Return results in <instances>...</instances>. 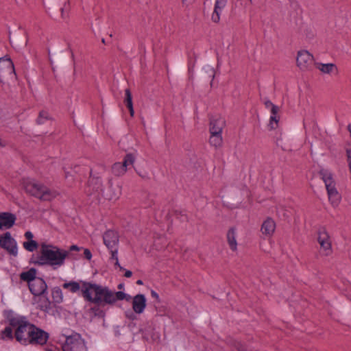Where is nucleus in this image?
<instances>
[{
  "instance_id": "f257e3e1",
  "label": "nucleus",
  "mask_w": 351,
  "mask_h": 351,
  "mask_svg": "<svg viewBox=\"0 0 351 351\" xmlns=\"http://www.w3.org/2000/svg\"><path fill=\"white\" fill-rule=\"evenodd\" d=\"M10 325L15 328L14 337L16 341L23 345H43L47 341L48 334L29 323L23 317L11 318Z\"/></svg>"
},
{
  "instance_id": "f03ea898",
  "label": "nucleus",
  "mask_w": 351,
  "mask_h": 351,
  "mask_svg": "<svg viewBox=\"0 0 351 351\" xmlns=\"http://www.w3.org/2000/svg\"><path fill=\"white\" fill-rule=\"evenodd\" d=\"M83 297L88 302L101 304H114L117 300H129L130 296L123 291L113 292L107 287L97 284H84Z\"/></svg>"
},
{
  "instance_id": "7ed1b4c3",
  "label": "nucleus",
  "mask_w": 351,
  "mask_h": 351,
  "mask_svg": "<svg viewBox=\"0 0 351 351\" xmlns=\"http://www.w3.org/2000/svg\"><path fill=\"white\" fill-rule=\"evenodd\" d=\"M69 255V251L55 245L43 243L40 246V255L35 258L34 263L40 266L48 265L52 267H60L64 263Z\"/></svg>"
},
{
  "instance_id": "20e7f679",
  "label": "nucleus",
  "mask_w": 351,
  "mask_h": 351,
  "mask_svg": "<svg viewBox=\"0 0 351 351\" xmlns=\"http://www.w3.org/2000/svg\"><path fill=\"white\" fill-rule=\"evenodd\" d=\"M24 189L27 193L41 201H51L59 195L58 191L35 181L26 182Z\"/></svg>"
},
{
  "instance_id": "39448f33",
  "label": "nucleus",
  "mask_w": 351,
  "mask_h": 351,
  "mask_svg": "<svg viewBox=\"0 0 351 351\" xmlns=\"http://www.w3.org/2000/svg\"><path fill=\"white\" fill-rule=\"evenodd\" d=\"M319 174L325 183L329 202L332 207H337L340 204L341 197L336 189L332 173L327 169H322L319 171Z\"/></svg>"
},
{
  "instance_id": "423d86ee",
  "label": "nucleus",
  "mask_w": 351,
  "mask_h": 351,
  "mask_svg": "<svg viewBox=\"0 0 351 351\" xmlns=\"http://www.w3.org/2000/svg\"><path fill=\"white\" fill-rule=\"evenodd\" d=\"M16 75L12 61L8 58H0V82L10 86L16 80Z\"/></svg>"
},
{
  "instance_id": "0eeeda50",
  "label": "nucleus",
  "mask_w": 351,
  "mask_h": 351,
  "mask_svg": "<svg viewBox=\"0 0 351 351\" xmlns=\"http://www.w3.org/2000/svg\"><path fill=\"white\" fill-rule=\"evenodd\" d=\"M317 243L319 245V253L322 256H329L332 254V239L325 228H321L317 232Z\"/></svg>"
},
{
  "instance_id": "6e6552de",
  "label": "nucleus",
  "mask_w": 351,
  "mask_h": 351,
  "mask_svg": "<svg viewBox=\"0 0 351 351\" xmlns=\"http://www.w3.org/2000/svg\"><path fill=\"white\" fill-rule=\"evenodd\" d=\"M62 350L63 351H87V348L81 335L75 333L66 337Z\"/></svg>"
},
{
  "instance_id": "1a4fd4ad",
  "label": "nucleus",
  "mask_w": 351,
  "mask_h": 351,
  "mask_svg": "<svg viewBox=\"0 0 351 351\" xmlns=\"http://www.w3.org/2000/svg\"><path fill=\"white\" fill-rule=\"evenodd\" d=\"M313 56L306 50L298 51L296 56V64L302 71H309L313 64Z\"/></svg>"
},
{
  "instance_id": "9d476101",
  "label": "nucleus",
  "mask_w": 351,
  "mask_h": 351,
  "mask_svg": "<svg viewBox=\"0 0 351 351\" xmlns=\"http://www.w3.org/2000/svg\"><path fill=\"white\" fill-rule=\"evenodd\" d=\"M121 193L122 186L119 182L110 180L103 191V195L108 200L115 201L120 197Z\"/></svg>"
},
{
  "instance_id": "9b49d317",
  "label": "nucleus",
  "mask_w": 351,
  "mask_h": 351,
  "mask_svg": "<svg viewBox=\"0 0 351 351\" xmlns=\"http://www.w3.org/2000/svg\"><path fill=\"white\" fill-rule=\"evenodd\" d=\"M276 229V223L271 217H267L261 223L260 232L264 239L271 238Z\"/></svg>"
},
{
  "instance_id": "f8f14e48",
  "label": "nucleus",
  "mask_w": 351,
  "mask_h": 351,
  "mask_svg": "<svg viewBox=\"0 0 351 351\" xmlns=\"http://www.w3.org/2000/svg\"><path fill=\"white\" fill-rule=\"evenodd\" d=\"M0 245L5 249L10 254L16 256L17 254L16 243L12 238L10 232H6L0 237Z\"/></svg>"
},
{
  "instance_id": "ddd939ff",
  "label": "nucleus",
  "mask_w": 351,
  "mask_h": 351,
  "mask_svg": "<svg viewBox=\"0 0 351 351\" xmlns=\"http://www.w3.org/2000/svg\"><path fill=\"white\" fill-rule=\"evenodd\" d=\"M29 289L34 296H40L47 291V285L40 278L33 280L29 285Z\"/></svg>"
},
{
  "instance_id": "4468645a",
  "label": "nucleus",
  "mask_w": 351,
  "mask_h": 351,
  "mask_svg": "<svg viewBox=\"0 0 351 351\" xmlns=\"http://www.w3.org/2000/svg\"><path fill=\"white\" fill-rule=\"evenodd\" d=\"M10 42L15 49H20L27 43L26 34L21 32H14L10 34Z\"/></svg>"
},
{
  "instance_id": "2eb2a0df",
  "label": "nucleus",
  "mask_w": 351,
  "mask_h": 351,
  "mask_svg": "<svg viewBox=\"0 0 351 351\" xmlns=\"http://www.w3.org/2000/svg\"><path fill=\"white\" fill-rule=\"evenodd\" d=\"M147 306V300L143 294H137L132 298V307L136 314H142Z\"/></svg>"
},
{
  "instance_id": "dca6fc26",
  "label": "nucleus",
  "mask_w": 351,
  "mask_h": 351,
  "mask_svg": "<svg viewBox=\"0 0 351 351\" xmlns=\"http://www.w3.org/2000/svg\"><path fill=\"white\" fill-rule=\"evenodd\" d=\"M225 126V120L220 115L213 116L210 120V133H222Z\"/></svg>"
},
{
  "instance_id": "f3484780",
  "label": "nucleus",
  "mask_w": 351,
  "mask_h": 351,
  "mask_svg": "<svg viewBox=\"0 0 351 351\" xmlns=\"http://www.w3.org/2000/svg\"><path fill=\"white\" fill-rule=\"evenodd\" d=\"M103 239L106 246L112 250L116 248L119 242V236L117 232L108 230L104 233Z\"/></svg>"
},
{
  "instance_id": "a211bd4d",
  "label": "nucleus",
  "mask_w": 351,
  "mask_h": 351,
  "mask_svg": "<svg viewBox=\"0 0 351 351\" xmlns=\"http://www.w3.org/2000/svg\"><path fill=\"white\" fill-rule=\"evenodd\" d=\"M16 216L10 213H0V229H9L12 228L16 221Z\"/></svg>"
},
{
  "instance_id": "6ab92c4d",
  "label": "nucleus",
  "mask_w": 351,
  "mask_h": 351,
  "mask_svg": "<svg viewBox=\"0 0 351 351\" xmlns=\"http://www.w3.org/2000/svg\"><path fill=\"white\" fill-rule=\"evenodd\" d=\"M227 0H216L213 12L211 14V20L217 23L220 21L221 14L226 8Z\"/></svg>"
},
{
  "instance_id": "aec40b11",
  "label": "nucleus",
  "mask_w": 351,
  "mask_h": 351,
  "mask_svg": "<svg viewBox=\"0 0 351 351\" xmlns=\"http://www.w3.org/2000/svg\"><path fill=\"white\" fill-rule=\"evenodd\" d=\"M316 68L321 71L324 74H332V73H337L338 68L337 65L334 63H321L318 62L315 64Z\"/></svg>"
},
{
  "instance_id": "412c9836",
  "label": "nucleus",
  "mask_w": 351,
  "mask_h": 351,
  "mask_svg": "<svg viewBox=\"0 0 351 351\" xmlns=\"http://www.w3.org/2000/svg\"><path fill=\"white\" fill-rule=\"evenodd\" d=\"M237 237V235L235 228H230L227 233V241L230 247V249L232 252H236L237 250L238 243Z\"/></svg>"
},
{
  "instance_id": "4be33fe9",
  "label": "nucleus",
  "mask_w": 351,
  "mask_h": 351,
  "mask_svg": "<svg viewBox=\"0 0 351 351\" xmlns=\"http://www.w3.org/2000/svg\"><path fill=\"white\" fill-rule=\"evenodd\" d=\"M84 284H91L90 282L80 281V282L71 281L69 282L64 283L62 287L64 289H69L72 293H75L80 290L82 291L83 295V286Z\"/></svg>"
},
{
  "instance_id": "5701e85b",
  "label": "nucleus",
  "mask_w": 351,
  "mask_h": 351,
  "mask_svg": "<svg viewBox=\"0 0 351 351\" xmlns=\"http://www.w3.org/2000/svg\"><path fill=\"white\" fill-rule=\"evenodd\" d=\"M34 301L38 304V308L43 311H48L51 308V302L44 295L36 296Z\"/></svg>"
},
{
  "instance_id": "b1692460",
  "label": "nucleus",
  "mask_w": 351,
  "mask_h": 351,
  "mask_svg": "<svg viewBox=\"0 0 351 351\" xmlns=\"http://www.w3.org/2000/svg\"><path fill=\"white\" fill-rule=\"evenodd\" d=\"M210 136L209 139V143L211 146L215 147V148L220 147L223 143V138L221 136V133H210Z\"/></svg>"
},
{
  "instance_id": "393cba45",
  "label": "nucleus",
  "mask_w": 351,
  "mask_h": 351,
  "mask_svg": "<svg viewBox=\"0 0 351 351\" xmlns=\"http://www.w3.org/2000/svg\"><path fill=\"white\" fill-rule=\"evenodd\" d=\"M265 106L267 109L270 110V117H276L279 114L280 107L273 104L270 100L267 99L264 101Z\"/></svg>"
},
{
  "instance_id": "a878e982",
  "label": "nucleus",
  "mask_w": 351,
  "mask_h": 351,
  "mask_svg": "<svg viewBox=\"0 0 351 351\" xmlns=\"http://www.w3.org/2000/svg\"><path fill=\"white\" fill-rule=\"evenodd\" d=\"M36 269H31L26 272H23L21 274L20 277L21 279L28 282V285L29 282H31L33 280L36 279Z\"/></svg>"
},
{
  "instance_id": "bb28decb",
  "label": "nucleus",
  "mask_w": 351,
  "mask_h": 351,
  "mask_svg": "<svg viewBox=\"0 0 351 351\" xmlns=\"http://www.w3.org/2000/svg\"><path fill=\"white\" fill-rule=\"evenodd\" d=\"M125 102L126 103V106L129 109L130 116L134 117V110L133 108L132 97L131 92L129 89H126L125 90Z\"/></svg>"
},
{
  "instance_id": "cd10ccee",
  "label": "nucleus",
  "mask_w": 351,
  "mask_h": 351,
  "mask_svg": "<svg viewBox=\"0 0 351 351\" xmlns=\"http://www.w3.org/2000/svg\"><path fill=\"white\" fill-rule=\"evenodd\" d=\"M112 173L117 176H123L125 173V168L121 162H116L112 167Z\"/></svg>"
},
{
  "instance_id": "c85d7f7f",
  "label": "nucleus",
  "mask_w": 351,
  "mask_h": 351,
  "mask_svg": "<svg viewBox=\"0 0 351 351\" xmlns=\"http://www.w3.org/2000/svg\"><path fill=\"white\" fill-rule=\"evenodd\" d=\"M52 120L51 114L46 110H41L39 112L38 117L37 119V123L38 124H44L46 121Z\"/></svg>"
},
{
  "instance_id": "c756f323",
  "label": "nucleus",
  "mask_w": 351,
  "mask_h": 351,
  "mask_svg": "<svg viewBox=\"0 0 351 351\" xmlns=\"http://www.w3.org/2000/svg\"><path fill=\"white\" fill-rule=\"evenodd\" d=\"M135 156L133 154H128L125 155L123 161L121 162L123 166L125 168V171L128 170V167L130 165H133L135 161Z\"/></svg>"
},
{
  "instance_id": "7c9ffc66",
  "label": "nucleus",
  "mask_w": 351,
  "mask_h": 351,
  "mask_svg": "<svg viewBox=\"0 0 351 351\" xmlns=\"http://www.w3.org/2000/svg\"><path fill=\"white\" fill-rule=\"evenodd\" d=\"M280 119V116L278 115L276 117H269V123L267 124V127L270 130H276L279 127V122Z\"/></svg>"
},
{
  "instance_id": "2f4dec72",
  "label": "nucleus",
  "mask_w": 351,
  "mask_h": 351,
  "mask_svg": "<svg viewBox=\"0 0 351 351\" xmlns=\"http://www.w3.org/2000/svg\"><path fill=\"white\" fill-rule=\"evenodd\" d=\"M52 298L54 302L60 303L62 301L63 295L60 288L56 287L52 290Z\"/></svg>"
},
{
  "instance_id": "473e14b6",
  "label": "nucleus",
  "mask_w": 351,
  "mask_h": 351,
  "mask_svg": "<svg viewBox=\"0 0 351 351\" xmlns=\"http://www.w3.org/2000/svg\"><path fill=\"white\" fill-rule=\"evenodd\" d=\"M23 247L29 252H33L38 248V243L36 241L30 240L23 243Z\"/></svg>"
},
{
  "instance_id": "72a5a7b5",
  "label": "nucleus",
  "mask_w": 351,
  "mask_h": 351,
  "mask_svg": "<svg viewBox=\"0 0 351 351\" xmlns=\"http://www.w3.org/2000/svg\"><path fill=\"white\" fill-rule=\"evenodd\" d=\"M8 337L10 339L13 338L12 328L11 327H6L1 332V338L5 339Z\"/></svg>"
},
{
  "instance_id": "f704fd0d",
  "label": "nucleus",
  "mask_w": 351,
  "mask_h": 351,
  "mask_svg": "<svg viewBox=\"0 0 351 351\" xmlns=\"http://www.w3.org/2000/svg\"><path fill=\"white\" fill-rule=\"evenodd\" d=\"M111 252H112V258L115 261V265L119 266L121 269H123V268L120 266L119 263L117 248L112 249Z\"/></svg>"
},
{
  "instance_id": "c9c22d12",
  "label": "nucleus",
  "mask_w": 351,
  "mask_h": 351,
  "mask_svg": "<svg viewBox=\"0 0 351 351\" xmlns=\"http://www.w3.org/2000/svg\"><path fill=\"white\" fill-rule=\"evenodd\" d=\"M60 12H61V17H62V19H65V18H66L68 16V10L66 9V4H64V7H62L60 9Z\"/></svg>"
},
{
  "instance_id": "e433bc0d",
  "label": "nucleus",
  "mask_w": 351,
  "mask_h": 351,
  "mask_svg": "<svg viewBox=\"0 0 351 351\" xmlns=\"http://www.w3.org/2000/svg\"><path fill=\"white\" fill-rule=\"evenodd\" d=\"M276 144L283 149H286V147H285V142L283 141V139L281 138V136L276 138Z\"/></svg>"
},
{
  "instance_id": "4c0bfd02",
  "label": "nucleus",
  "mask_w": 351,
  "mask_h": 351,
  "mask_svg": "<svg viewBox=\"0 0 351 351\" xmlns=\"http://www.w3.org/2000/svg\"><path fill=\"white\" fill-rule=\"evenodd\" d=\"M346 154H347V157H348L349 169H350V171L351 173V148L349 149H347Z\"/></svg>"
},
{
  "instance_id": "58836bf2",
  "label": "nucleus",
  "mask_w": 351,
  "mask_h": 351,
  "mask_svg": "<svg viewBox=\"0 0 351 351\" xmlns=\"http://www.w3.org/2000/svg\"><path fill=\"white\" fill-rule=\"evenodd\" d=\"M84 254L85 258H87L88 260L90 261L91 259L92 254L88 249H85L84 250Z\"/></svg>"
},
{
  "instance_id": "ea45409f",
  "label": "nucleus",
  "mask_w": 351,
  "mask_h": 351,
  "mask_svg": "<svg viewBox=\"0 0 351 351\" xmlns=\"http://www.w3.org/2000/svg\"><path fill=\"white\" fill-rule=\"evenodd\" d=\"M151 295L153 298H154L158 302H160V298L158 294L154 290L151 291Z\"/></svg>"
},
{
  "instance_id": "a19ab883",
  "label": "nucleus",
  "mask_w": 351,
  "mask_h": 351,
  "mask_svg": "<svg viewBox=\"0 0 351 351\" xmlns=\"http://www.w3.org/2000/svg\"><path fill=\"white\" fill-rule=\"evenodd\" d=\"M25 237H26L29 241L32 240V238H33V234H32L31 232H29V231L26 232H25Z\"/></svg>"
},
{
  "instance_id": "79ce46f5",
  "label": "nucleus",
  "mask_w": 351,
  "mask_h": 351,
  "mask_svg": "<svg viewBox=\"0 0 351 351\" xmlns=\"http://www.w3.org/2000/svg\"><path fill=\"white\" fill-rule=\"evenodd\" d=\"M80 247L75 245H73L70 247V251H79Z\"/></svg>"
},
{
  "instance_id": "37998d69",
  "label": "nucleus",
  "mask_w": 351,
  "mask_h": 351,
  "mask_svg": "<svg viewBox=\"0 0 351 351\" xmlns=\"http://www.w3.org/2000/svg\"><path fill=\"white\" fill-rule=\"evenodd\" d=\"M132 271H131L127 270V271H125V276L126 278H130V277H131V276H132Z\"/></svg>"
},
{
  "instance_id": "c03bdc74",
  "label": "nucleus",
  "mask_w": 351,
  "mask_h": 351,
  "mask_svg": "<svg viewBox=\"0 0 351 351\" xmlns=\"http://www.w3.org/2000/svg\"><path fill=\"white\" fill-rule=\"evenodd\" d=\"M238 351H246L245 348L242 346H240L238 348H237Z\"/></svg>"
},
{
  "instance_id": "a18cd8bd",
  "label": "nucleus",
  "mask_w": 351,
  "mask_h": 351,
  "mask_svg": "<svg viewBox=\"0 0 351 351\" xmlns=\"http://www.w3.org/2000/svg\"><path fill=\"white\" fill-rule=\"evenodd\" d=\"M62 57V56L60 54V55H57L56 57H55V61H58V59H61Z\"/></svg>"
},
{
  "instance_id": "49530a36",
  "label": "nucleus",
  "mask_w": 351,
  "mask_h": 351,
  "mask_svg": "<svg viewBox=\"0 0 351 351\" xmlns=\"http://www.w3.org/2000/svg\"><path fill=\"white\" fill-rule=\"evenodd\" d=\"M136 284L138 285H143V281L141 280H138L136 281Z\"/></svg>"
},
{
  "instance_id": "de8ad7c7",
  "label": "nucleus",
  "mask_w": 351,
  "mask_h": 351,
  "mask_svg": "<svg viewBox=\"0 0 351 351\" xmlns=\"http://www.w3.org/2000/svg\"><path fill=\"white\" fill-rule=\"evenodd\" d=\"M123 287H124L123 284H119V285H118V289H123Z\"/></svg>"
},
{
  "instance_id": "09e8293b",
  "label": "nucleus",
  "mask_w": 351,
  "mask_h": 351,
  "mask_svg": "<svg viewBox=\"0 0 351 351\" xmlns=\"http://www.w3.org/2000/svg\"><path fill=\"white\" fill-rule=\"evenodd\" d=\"M129 318L134 319V316H128Z\"/></svg>"
},
{
  "instance_id": "8fccbe9b",
  "label": "nucleus",
  "mask_w": 351,
  "mask_h": 351,
  "mask_svg": "<svg viewBox=\"0 0 351 351\" xmlns=\"http://www.w3.org/2000/svg\"><path fill=\"white\" fill-rule=\"evenodd\" d=\"M250 2H252V0H249Z\"/></svg>"
}]
</instances>
